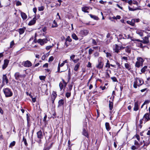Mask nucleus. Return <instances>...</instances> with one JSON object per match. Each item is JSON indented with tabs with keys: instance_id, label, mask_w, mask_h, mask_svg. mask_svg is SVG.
Here are the masks:
<instances>
[{
	"instance_id": "obj_1",
	"label": "nucleus",
	"mask_w": 150,
	"mask_h": 150,
	"mask_svg": "<svg viewBox=\"0 0 150 150\" xmlns=\"http://www.w3.org/2000/svg\"><path fill=\"white\" fill-rule=\"evenodd\" d=\"M144 83L143 80L141 78L136 77L134 79L133 87L134 88H136L137 86L139 87L142 85Z\"/></svg>"
},
{
	"instance_id": "obj_2",
	"label": "nucleus",
	"mask_w": 150,
	"mask_h": 150,
	"mask_svg": "<svg viewBox=\"0 0 150 150\" xmlns=\"http://www.w3.org/2000/svg\"><path fill=\"white\" fill-rule=\"evenodd\" d=\"M3 91L6 97H8L11 96L13 93L11 89L6 88L3 89Z\"/></svg>"
},
{
	"instance_id": "obj_3",
	"label": "nucleus",
	"mask_w": 150,
	"mask_h": 150,
	"mask_svg": "<svg viewBox=\"0 0 150 150\" xmlns=\"http://www.w3.org/2000/svg\"><path fill=\"white\" fill-rule=\"evenodd\" d=\"M25 76V74H20L18 72H16L14 74V76L16 80L21 81V79L24 78Z\"/></svg>"
},
{
	"instance_id": "obj_4",
	"label": "nucleus",
	"mask_w": 150,
	"mask_h": 150,
	"mask_svg": "<svg viewBox=\"0 0 150 150\" xmlns=\"http://www.w3.org/2000/svg\"><path fill=\"white\" fill-rule=\"evenodd\" d=\"M125 47L122 46H119L117 44H115L113 48V50L115 52L117 53H118L119 52V50L124 49Z\"/></svg>"
},
{
	"instance_id": "obj_5",
	"label": "nucleus",
	"mask_w": 150,
	"mask_h": 150,
	"mask_svg": "<svg viewBox=\"0 0 150 150\" xmlns=\"http://www.w3.org/2000/svg\"><path fill=\"white\" fill-rule=\"evenodd\" d=\"M137 61L135 64V66L137 67H139L140 66H142L143 64V63L144 60L141 57H138L137 58Z\"/></svg>"
},
{
	"instance_id": "obj_6",
	"label": "nucleus",
	"mask_w": 150,
	"mask_h": 150,
	"mask_svg": "<svg viewBox=\"0 0 150 150\" xmlns=\"http://www.w3.org/2000/svg\"><path fill=\"white\" fill-rule=\"evenodd\" d=\"M48 40L47 38L42 39H39L38 40L37 42L39 43L41 45H43L45 43H47Z\"/></svg>"
},
{
	"instance_id": "obj_7",
	"label": "nucleus",
	"mask_w": 150,
	"mask_h": 150,
	"mask_svg": "<svg viewBox=\"0 0 150 150\" xmlns=\"http://www.w3.org/2000/svg\"><path fill=\"white\" fill-rule=\"evenodd\" d=\"M23 66L25 67H28L32 66V64L31 62L28 61L27 60L23 62Z\"/></svg>"
},
{
	"instance_id": "obj_8",
	"label": "nucleus",
	"mask_w": 150,
	"mask_h": 150,
	"mask_svg": "<svg viewBox=\"0 0 150 150\" xmlns=\"http://www.w3.org/2000/svg\"><path fill=\"white\" fill-rule=\"evenodd\" d=\"M88 33V31L86 30H81L80 32V35L82 37L86 35Z\"/></svg>"
},
{
	"instance_id": "obj_9",
	"label": "nucleus",
	"mask_w": 150,
	"mask_h": 150,
	"mask_svg": "<svg viewBox=\"0 0 150 150\" xmlns=\"http://www.w3.org/2000/svg\"><path fill=\"white\" fill-rule=\"evenodd\" d=\"M143 119H144L145 122L148 121L150 120V113H146L143 117Z\"/></svg>"
},
{
	"instance_id": "obj_10",
	"label": "nucleus",
	"mask_w": 150,
	"mask_h": 150,
	"mask_svg": "<svg viewBox=\"0 0 150 150\" xmlns=\"http://www.w3.org/2000/svg\"><path fill=\"white\" fill-rule=\"evenodd\" d=\"M2 82L4 84L8 83V80L6 75H3L2 78Z\"/></svg>"
},
{
	"instance_id": "obj_11",
	"label": "nucleus",
	"mask_w": 150,
	"mask_h": 150,
	"mask_svg": "<svg viewBox=\"0 0 150 150\" xmlns=\"http://www.w3.org/2000/svg\"><path fill=\"white\" fill-rule=\"evenodd\" d=\"M4 64L2 66V68L3 69H5L7 66L9 62V61L8 59L4 60Z\"/></svg>"
},
{
	"instance_id": "obj_12",
	"label": "nucleus",
	"mask_w": 150,
	"mask_h": 150,
	"mask_svg": "<svg viewBox=\"0 0 150 150\" xmlns=\"http://www.w3.org/2000/svg\"><path fill=\"white\" fill-rule=\"evenodd\" d=\"M37 137L38 138L40 139H41L43 138V135L42 132L41 130H40L37 133Z\"/></svg>"
},
{
	"instance_id": "obj_13",
	"label": "nucleus",
	"mask_w": 150,
	"mask_h": 150,
	"mask_svg": "<svg viewBox=\"0 0 150 150\" xmlns=\"http://www.w3.org/2000/svg\"><path fill=\"white\" fill-rule=\"evenodd\" d=\"M25 29L26 28L23 27L22 28H19L17 31L19 32L20 35H21L24 33Z\"/></svg>"
},
{
	"instance_id": "obj_14",
	"label": "nucleus",
	"mask_w": 150,
	"mask_h": 150,
	"mask_svg": "<svg viewBox=\"0 0 150 150\" xmlns=\"http://www.w3.org/2000/svg\"><path fill=\"white\" fill-rule=\"evenodd\" d=\"M36 18L35 17H34L32 20L30 21L28 25H34L36 22Z\"/></svg>"
},
{
	"instance_id": "obj_15",
	"label": "nucleus",
	"mask_w": 150,
	"mask_h": 150,
	"mask_svg": "<svg viewBox=\"0 0 150 150\" xmlns=\"http://www.w3.org/2000/svg\"><path fill=\"white\" fill-rule=\"evenodd\" d=\"M134 110L137 111L139 109V104L137 102H135L134 103Z\"/></svg>"
},
{
	"instance_id": "obj_16",
	"label": "nucleus",
	"mask_w": 150,
	"mask_h": 150,
	"mask_svg": "<svg viewBox=\"0 0 150 150\" xmlns=\"http://www.w3.org/2000/svg\"><path fill=\"white\" fill-rule=\"evenodd\" d=\"M57 96V94L56 92H53L52 95V100L53 102H54V100L56 98Z\"/></svg>"
},
{
	"instance_id": "obj_17",
	"label": "nucleus",
	"mask_w": 150,
	"mask_h": 150,
	"mask_svg": "<svg viewBox=\"0 0 150 150\" xmlns=\"http://www.w3.org/2000/svg\"><path fill=\"white\" fill-rule=\"evenodd\" d=\"M103 62H98V64L96 66V68L100 69L103 68Z\"/></svg>"
},
{
	"instance_id": "obj_18",
	"label": "nucleus",
	"mask_w": 150,
	"mask_h": 150,
	"mask_svg": "<svg viewBox=\"0 0 150 150\" xmlns=\"http://www.w3.org/2000/svg\"><path fill=\"white\" fill-rule=\"evenodd\" d=\"M89 7L88 6H84L82 8V10L83 12L85 13H88V11H87L89 10Z\"/></svg>"
},
{
	"instance_id": "obj_19",
	"label": "nucleus",
	"mask_w": 150,
	"mask_h": 150,
	"mask_svg": "<svg viewBox=\"0 0 150 150\" xmlns=\"http://www.w3.org/2000/svg\"><path fill=\"white\" fill-rule=\"evenodd\" d=\"M144 31L138 30L136 31V33L139 35L140 36H143Z\"/></svg>"
},
{
	"instance_id": "obj_20",
	"label": "nucleus",
	"mask_w": 150,
	"mask_h": 150,
	"mask_svg": "<svg viewBox=\"0 0 150 150\" xmlns=\"http://www.w3.org/2000/svg\"><path fill=\"white\" fill-rule=\"evenodd\" d=\"M21 17L23 20H25L27 18V16L25 13L21 12Z\"/></svg>"
},
{
	"instance_id": "obj_21",
	"label": "nucleus",
	"mask_w": 150,
	"mask_h": 150,
	"mask_svg": "<svg viewBox=\"0 0 150 150\" xmlns=\"http://www.w3.org/2000/svg\"><path fill=\"white\" fill-rule=\"evenodd\" d=\"M82 134L87 138L88 137V135L87 131L84 129H83Z\"/></svg>"
},
{
	"instance_id": "obj_22",
	"label": "nucleus",
	"mask_w": 150,
	"mask_h": 150,
	"mask_svg": "<svg viewBox=\"0 0 150 150\" xmlns=\"http://www.w3.org/2000/svg\"><path fill=\"white\" fill-rule=\"evenodd\" d=\"M80 65V63L79 62L78 63L76 64L74 69V71H77L78 70Z\"/></svg>"
},
{
	"instance_id": "obj_23",
	"label": "nucleus",
	"mask_w": 150,
	"mask_h": 150,
	"mask_svg": "<svg viewBox=\"0 0 150 150\" xmlns=\"http://www.w3.org/2000/svg\"><path fill=\"white\" fill-rule=\"evenodd\" d=\"M127 22L128 24H130L132 26H133L134 25V20H133V19H132V20L131 21H127Z\"/></svg>"
},
{
	"instance_id": "obj_24",
	"label": "nucleus",
	"mask_w": 150,
	"mask_h": 150,
	"mask_svg": "<svg viewBox=\"0 0 150 150\" xmlns=\"http://www.w3.org/2000/svg\"><path fill=\"white\" fill-rule=\"evenodd\" d=\"M105 126L106 129L108 131H109L110 129V126L108 122H106L105 123Z\"/></svg>"
},
{
	"instance_id": "obj_25",
	"label": "nucleus",
	"mask_w": 150,
	"mask_h": 150,
	"mask_svg": "<svg viewBox=\"0 0 150 150\" xmlns=\"http://www.w3.org/2000/svg\"><path fill=\"white\" fill-rule=\"evenodd\" d=\"M89 16L91 18H93L94 20H98L99 19L98 17L96 16L93 15L91 14H90Z\"/></svg>"
},
{
	"instance_id": "obj_26",
	"label": "nucleus",
	"mask_w": 150,
	"mask_h": 150,
	"mask_svg": "<svg viewBox=\"0 0 150 150\" xmlns=\"http://www.w3.org/2000/svg\"><path fill=\"white\" fill-rule=\"evenodd\" d=\"M144 38V40L142 41V42L144 43H148L149 42L148 38L147 37H145Z\"/></svg>"
},
{
	"instance_id": "obj_27",
	"label": "nucleus",
	"mask_w": 150,
	"mask_h": 150,
	"mask_svg": "<svg viewBox=\"0 0 150 150\" xmlns=\"http://www.w3.org/2000/svg\"><path fill=\"white\" fill-rule=\"evenodd\" d=\"M66 84H65L64 86L63 84L62 83L60 82L59 83V87L60 88V91H62V90L63 89L64 87L65 88V87L66 86Z\"/></svg>"
},
{
	"instance_id": "obj_28",
	"label": "nucleus",
	"mask_w": 150,
	"mask_h": 150,
	"mask_svg": "<svg viewBox=\"0 0 150 150\" xmlns=\"http://www.w3.org/2000/svg\"><path fill=\"white\" fill-rule=\"evenodd\" d=\"M72 37L74 39L76 40H77L78 39L77 35L75 33H73L72 35Z\"/></svg>"
},
{
	"instance_id": "obj_29",
	"label": "nucleus",
	"mask_w": 150,
	"mask_h": 150,
	"mask_svg": "<svg viewBox=\"0 0 150 150\" xmlns=\"http://www.w3.org/2000/svg\"><path fill=\"white\" fill-rule=\"evenodd\" d=\"M125 68L128 70H129L131 69L130 66L128 63H125Z\"/></svg>"
},
{
	"instance_id": "obj_30",
	"label": "nucleus",
	"mask_w": 150,
	"mask_h": 150,
	"mask_svg": "<svg viewBox=\"0 0 150 150\" xmlns=\"http://www.w3.org/2000/svg\"><path fill=\"white\" fill-rule=\"evenodd\" d=\"M109 107L110 110H111L112 109L113 107V103L110 101H109Z\"/></svg>"
},
{
	"instance_id": "obj_31",
	"label": "nucleus",
	"mask_w": 150,
	"mask_h": 150,
	"mask_svg": "<svg viewBox=\"0 0 150 150\" xmlns=\"http://www.w3.org/2000/svg\"><path fill=\"white\" fill-rule=\"evenodd\" d=\"M53 23L54 24V25H53L52 26V28H54L55 27H57L58 26V25L57 24V22L55 21V20H54L53 21Z\"/></svg>"
},
{
	"instance_id": "obj_32",
	"label": "nucleus",
	"mask_w": 150,
	"mask_h": 150,
	"mask_svg": "<svg viewBox=\"0 0 150 150\" xmlns=\"http://www.w3.org/2000/svg\"><path fill=\"white\" fill-rule=\"evenodd\" d=\"M147 68V66H144L141 69V71L142 73H144L146 69Z\"/></svg>"
},
{
	"instance_id": "obj_33",
	"label": "nucleus",
	"mask_w": 150,
	"mask_h": 150,
	"mask_svg": "<svg viewBox=\"0 0 150 150\" xmlns=\"http://www.w3.org/2000/svg\"><path fill=\"white\" fill-rule=\"evenodd\" d=\"M139 147L137 146H135L134 145H133L131 147V149L132 150H135L136 149H137Z\"/></svg>"
},
{
	"instance_id": "obj_34",
	"label": "nucleus",
	"mask_w": 150,
	"mask_h": 150,
	"mask_svg": "<svg viewBox=\"0 0 150 150\" xmlns=\"http://www.w3.org/2000/svg\"><path fill=\"white\" fill-rule=\"evenodd\" d=\"M72 41L71 38H70V37L68 36L66 39V41H68L69 42H71Z\"/></svg>"
},
{
	"instance_id": "obj_35",
	"label": "nucleus",
	"mask_w": 150,
	"mask_h": 150,
	"mask_svg": "<svg viewBox=\"0 0 150 150\" xmlns=\"http://www.w3.org/2000/svg\"><path fill=\"white\" fill-rule=\"evenodd\" d=\"M110 64L109 63V61L108 60L106 65H105V67L108 68H109L110 67Z\"/></svg>"
},
{
	"instance_id": "obj_36",
	"label": "nucleus",
	"mask_w": 150,
	"mask_h": 150,
	"mask_svg": "<svg viewBox=\"0 0 150 150\" xmlns=\"http://www.w3.org/2000/svg\"><path fill=\"white\" fill-rule=\"evenodd\" d=\"M15 142L14 141H13L12 142H11L9 145V147H12V146H14L15 144Z\"/></svg>"
},
{
	"instance_id": "obj_37",
	"label": "nucleus",
	"mask_w": 150,
	"mask_h": 150,
	"mask_svg": "<svg viewBox=\"0 0 150 150\" xmlns=\"http://www.w3.org/2000/svg\"><path fill=\"white\" fill-rule=\"evenodd\" d=\"M134 145L138 146V147H139V143L136 140L134 141Z\"/></svg>"
},
{
	"instance_id": "obj_38",
	"label": "nucleus",
	"mask_w": 150,
	"mask_h": 150,
	"mask_svg": "<svg viewBox=\"0 0 150 150\" xmlns=\"http://www.w3.org/2000/svg\"><path fill=\"white\" fill-rule=\"evenodd\" d=\"M128 9H129V11H134L137 10L139 8H136L133 9V8H132L130 7L129 6Z\"/></svg>"
},
{
	"instance_id": "obj_39",
	"label": "nucleus",
	"mask_w": 150,
	"mask_h": 150,
	"mask_svg": "<svg viewBox=\"0 0 150 150\" xmlns=\"http://www.w3.org/2000/svg\"><path fill=\"white\" fill-rule=\"evenodd\" d=\"M23 141L24 142V143L26 146H27L28 145L27 143L26 142V139L24 137H23Z\"/></svg>"
},
{
	"instance_id": "obj_40",
	"label": "nucleus",
	"mask_w": 150,
	"mask_h": 150,
	"mask_svg": "<svg viewBox=\"0 0 150 150\" xmlns=\"http://www.w3.org/2000/svg\"><path fill=\"white\" fill-rule=\"evenodd\" d=\"M103 59L101 57H98V62H103Z\"/></svg>"
},
{
	"instance_id": "obj_41",
	"label": "nucleus",
	"mask_w": 150,
	"mask_h": 150,
	"mask_svg": "<svg viewBox=\"0 0 150 150\" xmlns=\"http://www.w3.org/2000/svg\"><path fill=\"white\" fill-rule=\"evenodd\" d=\"M53 46V45H52V46H51V45L47 46L46 47V49L47 50H49Z\"/></svg>"
},
{
	"instance_id": "obj_42",
	"label": "nucleus",
	"mask_w": 150,
	"mask_h": 150,
	"mask_svg": "<svg viewBox=\"0 0 150 150\" xmlns=\"http://www.w3.org/2000/svg\"><path fill=\"white\" fill-rule=\"evenodd\" d=\"M99 53L98 52H96L94 54V55L95 57H98L99 56Z\"/></svg>"
},
{
	"instance_id": "obj_43",
	"label": "nucleus",
	"mask_w": 150,
	"mask_h": 150,
	"mask_svg": "<svg viewBox=\"0 0 150 150\" xmlns=\"http://www.w3.org/2000/svg\"><path fill=\"white\" fill-rule=\"evenodd\" d=\"M111 79L114 82L117 81V80L116 78L115 77H112L111 78Z\"/></svg>"
},
{
	"instance_id": "obj_44",
	"label": "nucleus",
	"mask_w": 150,
	"mask_h": 150,
	"mask_svg": "<svg viewBox=\"0 0 150 150\" xmlns=\"http://www.w3.org/2000/svg\"><path fill=\"white\" fill-rule=\"evenodd\" d=\"M44 9V7L43 6L39 7H38V10L40 11H42Z\"/></svg>"
},
{
	"instance_id": "obj_45",
	"label": "nucleus",
	"mask_w": 150,
	"mask_h": 150,
	"mask_svg": "<svg viewBox=\"0 0 150 150\" xmlns=\"http://www.w3.org/2000/svg\"><path fill=\"white\" fill-rule=\"evenodd\" d=\"M126 51L128 53H130L131 52L130 49L128 47H126Z\"/></svg>"
},
{
	"instance_id": "obj_46",
	"label": "nucleus",
	"mask_w": 150,
	"mask_h": 150,
	"mask_svg": "<svg viewBox=\"0 0 150 150\" xmlns=\"http://www.w3.org/2000/svg\"><path fill=\"white\" fill-rule=\"evenodd\" d=\"M45 77L44 76H39V78L40 80H44L45 79Z\"/></svg>"
},
{
	"instance_id": "obj_47",
	"label": "nucleus",
	"mask_w": 150,
	"mask_h": 150,
	"mask_svg": "<svg viewBox=\"0 0 150 150\" xmlns=\"http://www.w3.org/2000/svg\"><path fill=\"white\" fill-rule=\"evenodd\" d=\"M14 42L13 41H12L10 43V47L12 48L14 45Z\"/></svg>"
},
{
	"instance_id": "obj_48",
	"label": "nucleus",
	"mask_w": 150,
	"mask_h": 150,
	"mask_svg": "<svg viewBox=\"0 0 150 150\" xmlns=\"http://www.w3.org/2000/svg\"><path fill=\"white\" fill-rule=\"evenodd\" d=\"M71 96V93L69 92H67L66 93V96L67 98H68Z\"/></svg>"
},
{
	"instance_id": "obj_49",
	"label": "nucleus",
	"mask_w": 150,
	"mask_h": 150,
	"mask_svg": "<svg viewBox=\"0 0 150 150\" xmlns=\"http://www.w3.org/2000/svg\"><path fill=\"white\" fill-rule=\"evenodd\" d=\"M30 97L32 98V102H33V103H35V101H36V98H33L32 97V96H30Z\"/></svg>"
},
{
	"instance_id": "obj_50",
	"label": "nucleus",
	"mask_w": 150,
	"mask_h": 150,
	"mask_svg": "<svg viewBox=\"0 0 150 150\" xmlns=\"http://www.w3.org/2000/svg\"><path fill=\"white\" fill-rule=\"evenodd\" d=\"M106 57H109L111 56V54L109 52H106Z\"/></svg>"
},
{
	"instance_id": "obj_51",
	"label": "nucleus",
	"mask_w": 150,
	"mask_h": 150,
	"mask_svg": "<svg viewBox=\"0 0 150 150\" xmlns=\"http://www.w3.org/2000/svg\"><path fill=\"white\" fill-rule=\"evenodd\" d=\"M136 137L138 140V141L139 142L140 141V138L139 136L137 134H136L135 136Z\"/></svg>"
},
{
	"instance_id": "obj_52",
	"label": "nucleus",
	"mask_w": 150,
	"mask_h": 150,
	"mask_svg": "<svg viewBox=\"0 0 150 150\" xmlns=\"http://www.w3.org/2000/svg\"><path fill=\"white\" fill-rule=\"evenodd\" d=\"M54 59V58L52 56H51L50 57L48 60V61L49 62H52V61Z\"/></svg>"
},
{
	"instance_id": "obj_53",
	"label": "nucleus",
	"mask_w": 150,
	"mask_h": 150,
	"mask_svg": "<svg viewBox=\"0 0 150 150\" xmlns=\"http://www.w3.org/2000/svg\"><path fill=\"white\" fill-rule=\"evenodd\" d=\"M133 20H134V23L135 22H138L139 21V18L137 19H133Z\"/></svg>"
},
{
	"instance_id": "obj_54",
	"label": "nucleus",
	"mask_w": 150,
	"mask_h": 150,
	"mask_svg": "<svg viewBox=\"0 0 150 150\" xmlns=\"http://www.w3.org/2000/svg\"><path fill=\"white\" fill-rule=\"evenodd\" d=\"M93 51V50H92L91 49H89L88 50L89 54H91L92 53Z\"/></svg>"
},
{
	"instance_id": "obj_55",
	"label": "nucleus",
	"mask_w": 150,
	"mask_h": 150,
	"mask_svg": "<svg viewBox=\"0 0 150 150\" xmlns=\"http://www.w3.org/2000/svg\"><path fill=\"white\" fill-rule=\"evenodd\" d=\"M48 66V63H45L43 66V67L45 68H47Z\"/></svg>"
},
{
	"instance_id": "obj_56",
	"label": "nucleus",
	"mask_w": 150,
	"mask_h": 150,
	"mask_svg": "<svg viewBox=\"0 0 150 150\" xmlns=\"http://www.w3.org/2000/svg\"><path fill=\"white\" fill-rule=\"evenodd\" d=\"M59 103L60 104L63 105L64 104V101L62 100H60L59 102Z\"/></svg>"
},
{
	"instance_id": "obj_57",
	"label": "nucleus",
	"mask_w": 150,
	"mask_h": 150,
	"mask_svg": "<svg viewBox=\"0 0 150 150\" xmlns=\"http://www.w3.org/2000/svg\"><path fill=\"white\" fill-rule=\"evenodd\" d=\"M75 55H73L70 56V58L71 59H72L73 61L74 60V58L75 57Z\"/></svg>"
},
{
	"instance_id": "obj_58",
	"label": "nucleus",
	"mask_w": 150,
	"mask_h": 150,
	"mask_svg": "<svg viewBox=\"0 0 150 150\" xmlns=\"http://www.w3.org/2000/svg\"><path fill=\"white\" fill-rule=\"evenodd\" d=\"M21 3L20 1H18L16 2V5L17 6H18L21 5Z\"/></svg>"
},
{
	"instance_id": "obj_59",
	"label": "nucleus",
	"mask_w": 150,
	"mask_h": 150,
	"mask_svg": "<svg viewBox=\"0 0 150 150\" xmlns=\"http://www.w3.org/2000/svg\"><path fill=\"white\" fill-rule=\"evenodd\" d=\"M137 46L140 47L142 48L143 47L142 44L141 43H139L137 44Z\"/></svg>"
},
{
	"instance_id": "obj_60",
	"label": "nucleus",
	"mask_w": 150,
	"mask_h": 150,
	"mask_svg": "<svg viewBox=\"0 0 150 150\" xmlns=\"http://www.w3.org/2000/svg\"><path fill=\"white\" fill-rule=\"evenodd\" d=\"M106 78H109L110 77V76L109 75V74L107 72H106Z\"/></svg>"
},
{
	"instance_id": "obj_61",
	"label": "nucleus",
	"mask_w": 150,
	"mask_h": 150,
	"mask_svg": "<svg viewBox=\"0 0 150 150\" xmlns=\"http://www.w3.org/2000/svg\"><path fill=\"white\" fill-rule=\"evenodd\" d=\"M79 59H74V60H73V61L74 63H76L77 62H79Z\"/></svg>"
},
{
	"instance_id": "obj_62",
	"label": "nucleus",
	"mask_w": 150,
	"mask_h": 150,
	"mask_svg": "<svg viewBox=\"0 0 150 150\" xmlns=\"http://www.w3.org/2000/svg\"><path fill=\"white\" fill-rule=\"evenodd\" d=\"M87 67L90 68H91V64L90 62H88V64L87 65Z\"/></svg>"
},
{
	"instance_id": "obj_63",
	"label": "nucleus",
	"mask_w": 150,
	"mask_h": 150,
	"mask_svg": "<svg viewBox=\"0 0 150 150\" xmlns=\"http://www.w3.org/2000/svg\"><path fill=\"white\" fill-rule=\"evenodd\" d=\"M92 43L94 45H96V42L95 40L93 39L92 40Z\"/></svg>"
},
{
	"instance_id": "obj_64",
	"label": "nucleus",
	"mask_w": 150,
	"mask_h": 150,
	"mask_svg": "<svg viewBox=\"0 0 150 150\" xmlns=\"http://www.w3.org/2000/svg\"><path fill=\"white\" fill-rule=\"evenodd\" d=\"M127 2L129 4L131 5L132 3V0H130L127 1Z\"/></svg>"
}]
</instances>
